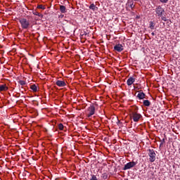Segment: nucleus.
<instances>
[{
  "mask_svg": "<svg viewBox=\"0 0 180 180\" xmlns=\"http://www.w3.org/2000/svg\"><path fill=\"white\" fill-rule=\"evenodd\" d=\"M103 179H108V174H103Z\"/></svg>",
  "mask_w": 180,
  "mask_h": 180,
  "instance_id": "obj_25",
  "label": "nucleus"
},
{
  "mask_svg": "<svg viewBox=\"0 0 180 180\" xmlns=\"http://www.w3.org/2000/svg\"><path fill=\"white\" fill-rule=\"evenodd\" d=\"M118 123H120V120H118Z\"/></svg>",
  "mask_w": 180,
  "mask_h": 180,
  "instance_id": "obj_29",
  "label": "nucleus"
},
{
  "mask_svg": "<svg viewBox=\"0 0 180 180\" xmlns=\"http://www.w3.org/2000/svg\"><path fill=\"white\" fill-rule=\"evenodd\" d=\"M57 86L63 87V86H66L67 84L65 83V81L62 80H57L56 82Z\"/></svg>",
  "mask_w": 180,
  "mask_h": 180,
  "instance_id": "obj_9",
  "label": "nucleus"
},
{
  "mask_svg": "<svg viewBox=\"0 0 180 180\" xmlns=\"http://www.w3.org/2000/svg\"><path fill=\"white\" fill-rule=\"evenodd\" d=\"M143 106H147V107L151 105V102H150V101L148 100H143Z\"/></svg>",
  "mask_w": 180,
  "mask_h": 180,
  "instance_id": "obj_16",
  "label": "nucleus"
},
{
  "mask_svg": "<svg viewBox=\"0 0 180 180\" xmlns=\"http://www.w3.org/2000/svg\"><path fill=\"white\" fill-rule=\"evenodd\" d=\"M37 8L38 9H43V11H44V9H46V6H44L43 5H38Z\"/></svg>",
  "mask_w": 180,
  "mask_h": 180,
  "instance_id": "obj_20",
  "label": "nucleus"
},
{
  "mask_svg": "<svg viewBox=\"0 0 180 180\" xmlns=\"http://www.w3.org/2000/svg\"><path fill=\"white\" fill-rule=\"evenodd\" d=\"M19 22L21 25L22 29H24V30L29 29V27L30 26V21H29V20H27L25 18H22L19 19Z\"/></svg>",
  "mask_w": 180,
  "mask_h": 180,
  "instance_id": "obj_2",
  "label": "nucleus"
},
{
  "mask_svg": "<svg viewBox=\"0 0 180 180\" xmlns=\"http://www.w3.org/2000/svg\"><path fill=\"white\" fill-rule=\"evenodd\" d=\"M18 84H20V85H21L22 86H25V84H26V82L25 80H20L18 82Z\"/></svg>",
  "mask_w": 180,
  "mask_h": 180,
  "instance_id": "obj_19",
  "label": "nucleus"
},
{
  "mask_svg": "<svg viewBox=\"0 0 180 180\" xmlns=\"http://www.w3.org/2000/svg\"><path fill=\"white\" fill-rule=\"evenodd\" d=\"M8 87L6 86V84H1L0 85V92H2L4 91H8Z\"/></svg>",
  "mask_w": 180,
  "mask_h": 180,
  "instance_id": "obj_14",
  "label": "nucleus"
},
{
  "mask_svg": "<svg viewBox=\"0 0 180 180\" xmlns=\"http://www.w3.org/2000/svg\"><path fill=\"white\" fill-rule=\"evenodd\" d=\"M169 0H160V2L161 4H167Z\"/></svg>",
  "mask_w": 180,
  "mask_h": 180,
  "instance_id": "obj_23",
  "label": "nucleus"
},
{
  "mask_svg": "<svg viewBox=\"0 0 180 180\" xmlns=\"http://www.w3.org/2000/svg\"><path fill=\"white\" fill-rule=\"evenodd\" d=\"M89 8V9H91V11H98V7L94 4H91Z\"/></svg>",
  "mask_w": 180,
  "mask_h": 180,
  "instance_id": "obj_15",
  "label": "nucleus"
},
{
  "mask_svg": "<svg viewBox=\"0 0 180 180\" xmlns=\"http://www.w3.org/2000/svg\"><path fill=\"white\" fill-rule=\"evenodd\" d=\"M149 161L150 162H154L155 161V157L157 154H155V151L153 149L148 150Z\"/></svg>",
  "mask_w": 180,
  "mask_h": 180,
  "instance_id": "obj_3",
  "label": "nucleus"
},
{
  "mask_svg": "<svg viewBox=\"0 0 180 180\" xmlns=\"http://www.w3.org/2000/svg\"><path fill=\"white\" fill-rule=\"evenodd\" d=\"M137 98H139V99H145L146 94H144L143 91H140L137 95Z\"/></svg>",
  "mask_w": 180,
  "mask_h": 180,
  "instance_id": "obj_11",
  "label": "nucleus"
},
{
  "mask_svg": "<svg viewBox=\"0 0 180 180\" xmlns=\"http://www.w3.org/2000/svg\"><path fill=\"white\" fill-rule=\"evenodd\" d=\"M149 27L152 30H154V27H155V22H153V21H150V24H149Z\"/></svg>",
  "mask_w": 180,
  "mask_h": 180,
  "instance_id": "obj_18",
  "label": "nucleus"
},
{
  "mask_svg": "<svg viewBox=\"0 0 180 180\" xmlns=\"http://www.w3.org/2000/svg\"><path fill=\"white\" fill-rule=\"evenodd\" d=\"M20 96V95L19 96H15V98H19Z\"/></svg>",
  "mask_w": 180,
  "mask_h": 180,
  "instance_id": "obj_28",
  "label": "nucleus"
},
{
  "mask_svg": "<svg viewBox=\"0 0 180 180\" xmlns=\"http://www.w3.org/2000/svg\"><path fill=\"white\" fill-rule=\"evenodd\" d=\"M151 34H152V36H155V33H154V32H152Z\"/></svg>",
  "mask_w": 180,
  "mask_h": 180,
  "instance_id": "obj_27",
  "label": "nucleus"
},
{
  "mask_svg": "<svg viewBox=\"0 0 180 180\" xmlns=\"http://www.w3.org/2000/svg\"><path fill=\"white\" fill-rule=\"evenodd\" d=\"M127 6L131 8V9H134V1L133 0H128L127 2Z\"/></svg>",
  "mask_w": 180,
  "mask_h": 180,
  "instance_id": "obj_10",
  "label": "nucleus"
},
{
  "mask_svg": "<svg viewBox=\"0 0 180 180\" xmlns=\"http://www.w3.org/2000/svg\"><path fill=\"white\" fill-rule=\"evenodd\" d=\"M135 81H136V79H134V77H130L127 81V84L128 86L133 85V84H134Z\"/></svg>",
  "mask_w": 180,
  "mask_h": 180,
  "instance_id": "obj_8",
  "label": "nucleus"
},
{
  "mask_svg": "<svg viewBox=\"0 0 180 180\" xmlns=\"http://www.w3.org/2000/svg\"><path fill=\"white\" fill-rule=\"evenodd\" d=\"M58 129L59 130H63L64 129V125H63V124H58Z\"/></svg>",
  "mask_w": 180,
  "mask_h": 180,
  "instance_id": "obj_21",
  "label": "nucleus"
},
{
  "mask_svg": "<svg viewBox=\"0 0 180 180\" xmlns=\"http://www.w3.org/2000/svg\"><path fill=\"white\" fill-rule=\"evenodd\" d=\"M30 89H32L33 92H37V86H36V84H32L30 86Z\"/></svg>",
  "mask_w": 180,
  "mask_h": 180,
  "instance_id": "obj_17",
  "label": "nucleus"
},
{
  "mask_svg": "<svg viewBox=\"0 0 180 180\" xmlns=\"http://www.w3.org/2000/svg\"><path fill=\"white\" fill-rule=\"evenodd\" d=\"M160 18H161L162 20H164V22H167V20H168L167 19V17H165V16L162 15Z\"/></svg>",
  "mask_w": 180,
  "mask_h": 180,
  "instance_id": "obj_24",
  "label": "nucleus"
},
{
  "mask_svg": "<svg viewBox=\"0 0 180 180\" xmlns=\"http://www.w3.org/2000/svg\"><path fill=\"white\" fill-rule=\"evenodd\" d=\"M136 165H137V162H134V161L129 162L126 165H124L123 167V171H127V169H130L131 168L136 167Z\"/></svg>",
  "mask_w": 180,
  "mask_h": 180,
  "instance_id": "obj_5",
  "label": "nucleus"
},
{
  "mask_svg": "<svg viewBox=\"0 0 180 180\" xmlns=\"http://www.w3.org/2000/svg\"><path fill=\"white\" fill-rule=\"evenodd\" d=\"M33 15H35V16H39V18H41V19H43V14L37 12V11H32Z\"/></svg>",
  "mask_w": 180,
  "mask_h": 180,
  "instance_id": "obj_13",
  "label": "nucleus"
},
{
  "mask_svg": "<svg viewBox=\"0 0 180 180\" xmlns=\"http://www.w3.org/2000/svg\"><path fill=\"white\" fill-rule=\"evenodd\" d=\"M164 12H165V11L164 10V8L162 7H161V6H158L156 7L155 13L159 18H161V16H162V15H164Z\"/></svg>",
  "mask_w": 180,
  "mask_h": 180,
  "instance_id": "obj_6",
  "label": "nucleus"
},
{
  "mask_svg": "<svg viewBox=\"0 0 180 180\" xmlns=\"http://www.w3.org/2000/svg\"><path fill=\"white\" fill-rule=\"evenodd\" d=\"M87 117H91L95 115V106L94 104L91 105L88 108L86 112Z\"/></svg>",
  "mask_w": 180,
  "mask_h": 180,
  "instance_id": "obj_4",
  "label": "nucleus"
},
{
  "mask_svg": "<svg viewBox=\"0 0 180 180\" xmlns=\"http://www.w3.org/2000/svg\"><path fill=\"white\" fill-rule=\"evenodd\" d=\"M165 143V139H163L162 141H160V147L163 146Z\"/></svg>",
  "mask_w": 180,
  "mask_h": 180,
  "instance_id": "obj_22",
  "label": "nucleus"
},
{
  "mask_svg": "<svg viewBox=\"0 0 180 180\" xmlns=\"http://www.w3.org/2000/svg\"><path fill=\"white\" fill-rule=\"evenodd\" d=\"M139 107H134V110L131 112V117L133 119V121L135 122H139L141 117H143V115L139 113Z\"/></svg>",
  "mask_w": 180,
  "mask_h": 180,
  "instance_id": "obj_1",
  "label": "nucleus"
},
{
  "mask_svg": "<svg viewBox=\"0 0 180 180\" xmlns=\"http://www.w3.org/2000/svg\"><path fill=\"white\" fill-rule=\"evenodd\" d=\"M63 18H64V14H60L58 15L59 19H63Z\"/></svg>",
  "mask_w": 180,
  "mask_h": 180,
  "instance_id": "obj_26",
  "label": "nucleus"
},
{
  "mask_svg": "<svg viewBox=\"0 0 180 180\" xmlns=\"http://www.w3.org/2000/svg\"><path fill=\"white\" fill-rule=\"evenodd\" d=\"M59 11L61 13H67V8L65 6H60Z\"/></svg>",
  "mask_w": 180,
  "mask_h": 180,
  "instance_id": "obj_12",
  "label": "nucleus"
},
{
  "mask_svg": "<svg viewBox=\"0 0 180 180\" xmlns=\"http://www.w3.org/2000/svg\"><path fill=\"white\" fill-rule=\"evenodd\" d=\"M114 50L115 51H117L118 53H122V51H123L124 49H123V45L118 44L117 45H115L114 46Z\"/></svg>",
  "mask_w": 180,
  "mask_h": 180,
  "instance_id": "obj_7",
  "label": "nucleus"
}]
</instances>
